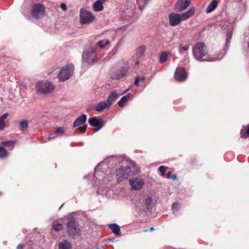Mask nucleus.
Instances as JSON below:
<instances>
[{"label": "nucleus", "mask_w": 249, "mask_h": 249, "mask_svg": "<svg viewBox=\"0 0 249 249\" xmlns=\"http://www.w3.org/2000/svg\"><path fill=\"white\" fill-rule=\"evenodd\" d=\"M169 22L171 26H176L179 24L182 20L180 15L176 13H172L169 15Z\"/></svg>", "instance_id": "9b49d317"}, {"label": "nucleus", "mask_w": 249, "mask_h": 249, "mask_svg": "<svg viewBox=\"0 0 249 249\" xmlns=\"http://www.w3.org/2000/svg\"><path fill=\"white\" fill-rule=\"evenodd\" d=\"M137 78L139 79L140 82H144L145 80V78L144 77H136Z\"/></svg>", "instance_id": "37998d69"}, {"label": "nucleus", "mask_w": 249, "mask_h": 249, "mask_svg": "<svg viewBox=\"0 0 249 249\" xmlns=\"http://www.w3.org/2000/svg\"><path fill=\"white\" fill-rule=\"evenodd\" d=\"M1 144L5 146H13L14 143L11 141L3 142H1Z\"/></svg>", "instance_id": "4c0bfd02"}, {"label": "nucleus", "mask_w": 249, "mask_h": 249, "mask_svg": "<svg viewBox=\"0 0 249 249\" xmlns=\"http://www.w3.org/2000/svg\"><path fill=\"white\" fill-rule=\"evenodd\" d=\"M96 50V48H92L90 51L85 52L82 54V59L83 61L87 63L93 65V64L96 62L95 59L94 53Z\"/></svg>", "instance_id": "6e6552de"}, {"label": "nucleus", "mask_w": 249, "mask_h": 249, "mask_svg": "<svg viewBox=\"0 0 249 249\" xmlns=\"http://www.w3.org/2000/svg\"><path fill=\"white\" fill-rule=\"evenodd\" d=\"M170 52H161L160 53L159 62L160 63H163L166 62L168 59L169 55H171Z\"/></svg>", "instance_id": "4be33fe9"}, {"label": "nucleus", "mask_w": 249, "mask_h": 249, "mask_svg": "<svg viewBox=\"0 0 249 249\" xmlns=\"http://www.w3.org/2000/svg\"><path fill=\"white\" fill-rule=\"evenodd\" d=\"M187 77V73L184 68L179 67L176 69L175 78L178 82L185 81Z\"/></svg>", "instance_id": "9d476101"}, {"label": "nucleus", "mask_w": 249, "mask_h": 249, "mask_svg": "<svg viewBox=\"0 0 249 249\" xmlns=\"http://www.w3.org/2000/svg\"><path fill=\"white\" fill-rule=\"evenodd\" d=\"M208 52V48L205 43L199 41L196 43L193 48V54L194 58L199 61H215L221 59L225 55V52L223 50L221 53H220L216 56L212 57L211 56L208 55L205 58L203 57L207 54Z\"/></svg>", "instance_id": "f257e3e1"}, {"label": "nucleus", "mask_w": 249, "mask_h": 249, "mask_svg": "<svg viewBox=\"0 0 249 249\" xmlns=\"http://www.w3.org/2000/svg\"><path fill=\"white\" fill-rule=\"evenodd\" d=\"M195 14V8L194 7L191 8L189 11L186 12L182 13L180 15L182 21L186 20L193 16Z\"/></svg>", "instance_id": "6ab92c4d"}, {"label": "nucleus", "mask_w": 249, "mask_h": 249, "mask_svg": "<svg viewBox=\"0 0 249 249\" xmlns=\"http://www.w3.org/2000/svg\"><path fill=\"white\" fill-rule=\"evenodd\" d=\"M23 244H20L17 246L18 249H23Z\"/></svg>", "instance_id": "c03bdc74"}, {"label": "nucleus", "mask_w": 249, "mask_h": 249, "mask_svg": "<svg viewBox=\"0 0 249 249\" xmlns=\"http://www.w3.org/2000/svg\"><path fill=\"white\" fill-rule=\"evenodd\" d=\"M247 130L245 132L244 130L240 131V136L242 138H247L249 137V124L247 126Z\"/></svg>", "instance_id": "7c9ffc66"}, {"label": "nucleus", "mask_w": 249, "mask_h": 249, "mask_svg": "<svg viewBox=\"0 0 249 249\" xmlns=\"http://www.w3.org/2000/svg\"><path fill=\"white\" fill-rule=\"evenodd\" d=\"M73 71V65L71 63H69L61 69L57 75V77L60 81H65L71 76Z\"/></svg>", "instance_id": "20e7f679"}, {"label": "nucleus", "mask_w": 249, "mask_h": 249, "mask_svg": "<svg viewBox=\"0 0 249 249\" xmlns=\"http://www.w3.org/2000/svg\"><path fill=\"white\" fill-rule=\"evenodd\" d=\"M87 129V125H83L77 128V130L81 133H85Z\"/></svg>", "instance_id": "e433bc0d"}, {"label": "nucleus", "mask_w": 249, "mask_h": 249, "mask_svg": "<svg viewBox=\"0 0 249 249\" xmlns=\"http://www.w3.org/2000/svg\"><path fill=\"white\" fill-rule=\"evenodd\" d=\"M217 4L218 2L216 0H213L207 7V13H209L212 12L217 7Z\"/></svg>", "instance_id": "b1692460"}, {"label": "nucleus", "mask_w": 249, "mask_h": 249, "mask_svg": "<svg viewBox=\"0 0 249 249\" xmlns=\"http://www.w3.org/2000/svg\"><path fill=\"white\" fill-rule=\"evenodd\" d=\"M8 153L3 147L0 146V159L5 158L7 157Z\"/></svg>", "instance_id": "2f4dec72"}, {"label": "nucleus", "mask_w": 249, "mask_h": 249, "mask_svg": "<svg viewBox=\"0 0 249 249\" xmlns=\"http://www.w3.org/2000/svg\"><path fill=\"white\" fill-rule=\"evenodd\" d=\"M129 163H130L131 165H132V166H135L136 165V164L134 163V161H132V160H131V161H130V162H129Z\"/></svg>", "instance_id": "8fccbe9b"}, {"label": "nucleus", "mask_w": 249, "mask_h": 249, "mask_svg": "<svg viewBox=\"0 0 249 249\" xmlns=\"http://www.w3.org/2000/svg\"><path fill=\"white\" fill-rule=\"evenodd\" d=\"M28 125V123L27 120L21 121L19 123V128L22 131H25L27 129Z\"/></svg>", "instance_id": "c85d7f7f"}, {"label": "nucleus", "mask_w": 249, "mask_h": 249, "mask_svg": "<svg viewBox=\"0 0 249 249\" xmlns=\"http://www.w3.org/2000/svg\"><path fill=\"white\" fill-rule=\"evenodd\" d=\"M139 61H137V62H136V65H139Z\"/></svg>", "instance_id": "864d4df0"}, {"label": "nucleus", "mask_w": 249, "mask_h": 249, "mask_svg": "<svg viewBox=\"0 0 249 249\" xmlns=\"http://www.w3.org/2000/svg\"><path fill=\"white\" fill-rule=\"evenodd\" d=\"M129 184L134 190H140L143 184V180L141 178H136L129 180Z\"/></svg>", "instance_id": "4468645a"}, {"label": "nucleus", "mask_w": 249, "mask_h": 249, "mask_svg": "<svg viewBox=\"0 0 249 249\" xmlns=\"http://www.w3.org/2000/svg\"><path fill=\"white\" fill-rule=\"evenodd\" d=\"M227 41L228 42L231 38V34L229 32L228 34H227Z\"/></svg>", "instance_id": "79ce46f5"}, {"label": "nucleus", "mask_w": 249, "mask_h": 249, "mask_svg": "<svg viewBox=\"0 0 249 249\" xmlns=\"http://www.w3.org/2000/svg\"><path fill=\"white\" fill-rule=\"evenodd\" d=\"M139 82H140L139 79H138L137 77H136L135 80V82H134V85L137 86H138V87H139L140 86Z\"/></svg>", "instance_id": "a19ab883"}, {"label": "nucleus", "mask_w": 249, "mask_h": 249, "mask_svg": "<svg viewBox=\"0 0 249 249\" xmlns=\"http://www.w3.org/2000/svg\"><path fill=\"white\" fill-rule=\"evenodd\" d=\"M66 227L68 235L71 239H76L82 234L81 227L77 220L73 217H70L68 219Z\"/></svg>", "instance_id": "f03ea898"}, {"label": "nucleus", "mask_w": 249, "mask_h": 249, "mask_svg": "<svg viewBox=\"0 0 249 249\" xmlns=\"http://www.w3.org/2000/svg\"><path fill=\"white\" fill-rule=\"evenodd\" d=\"M87 120V116L85 114H82L80 116L78 117L74 121L73 124V127L78 126L83 124H84Z\"/></svg>", "instance_id": "f3484780"}, {"label": "nucleus", "mask_w": 249, "mask_h": 249, "mask_svg": "<svg viewBox=\"0 0 249 249\" xmlns=\"http://www.w3.org/2000/svg\"><path fill=\"white\" fill-rule=\"evenodd\" d=\"M131 169L128 166H121L116 171V178L117 181H122L124 179H126L130 176Z\"/></svg>", "instance_id": "423d86ee"}, {"label": "nucleus", "mask_w": 249, "mask_h": 249, "mask_svg": "<svg viewBox=\"0 0 249 249\" xmlns=\"http://www.w3.org/2000/svg\"><path fill=\"white\" fill-rule=\"evenodd\" d=\"M102 2H105L106 0H101Z\"/></svg>", "instance_id": "6e6d98bb"}, {"label": "nucleus", "mask_w": 249, "mask_h": 249, "mask_svg": "<svg viewBox=\"0 0 249 249\" xmlns=\"http://www.w3.org/2000/svg\"><path fill=\"white\" fill-rule=\"evenodd\" d=\"M196 159H193L191 160V163L192 164H195L196 163Z\"/></svg>", "instance_id": "de8ad7c7"}, {"label": "nucleus", "mask_w": 249, "mask_h": 249, "mask_svg": "<svg viewBox=\"0 0 249 249\" xmlns=\"http://www.w3.org/2000/svg\"><path fill=\"white\" fill-rule=\"evenodd\" d=\"M109 43L110 42L108 39H104L99 41L98 42V44L101 48L103 49L106 46L108 45Z\"/></svg>", "instance_id": "c756f323"}, {"label": "nucleus", "mask_w": 249, "mask_h": 249, "mask_svg": "<svg viewBox=\"0 0 249 249\" xmlns=\"http://www.w3.org/2000/svg\"><path fill=\"white\" fill-rule=\"evenodd\" d=\"M144 0V4L143 6L141 5V2L139 1V0H137V3L139 5V8L140 9L141 11H142L146 6L147 2H148L150 0Z\"/></svg>", "instance_id": "f704fd0d"}, {"label": "nucleus", "mask_w": 249, "mask_h": 249, "mask_svg": "<svg viewBox=\"0 0 249 249\" xmlns=\"http://www.w3.org/2000/svg\"><path fill=\"white\" fill-rule=\"evenodd\" d=\"M36 92L39 94H48L54 89V86L52 83L48 81H39L36 87Z\"/></svg>", "instance_id": "7ed1b4c3"}, {"label": "nucleus", "mask_w": 249, "mask_h": 249, "mask_svg": "<svg viewBox=\"0 0 249 249\" xmlns=\"http://www.w3.org/2000/svg\"><path fill=\"white\" fill-rule=\"evenodd\" d=\"M172 179L173 180H177V177L176 175L175 174H173L172 176Z\"/></svg>", "instance_id": "49530a36"}, {"label": "nucleus", "mask_w": 249, "mask_h": 249, "mask_svg": "<svg viewBox=\"0 0 249 249\" xmlns=\"http://www.w3.org/2000/svg\"><path fill=\"white\" fill-rule=\"evenodd\" d=\"M190 45L189 44H185L183 45V44H180L178 47V52L180 54H183L185 52L188 50Z\"/></svg>", "instance_id": "bb28decb"}, {"label": "nucleus", "mask_w": 249, "mask_h": 249, "mask_svg": "<svg viewBox=\"0 0 249 249\" xmlns=\"http://www.w3.org/2000/svg\"><path fill=\"white\" fill-rule=\"evenodd\" d=\"M106 108L109 109L110 107L108 106L107 103L105 101H102L99 103L95 107V110L98 112L103 111Z\"/></svg>", "instance_id": "a211bd4d"}, {"label": "nucleus", "mask_w": 249, "mask_h": 249, "mask_svg": "<svg viewBox=\"0 0 249 249\" xmlns=\"http://www.w3.org/2000/svg\"><path fill=\"white\" fill-rule=\"evenodd\" d=\"M108 228L112 231L115 235H119L120 233V228L117 224H112L108 225Z\"/></svg>", "instance_id": "5701e85b"}, {"label": "nucleus", "mask_w": 249, "mask_h": 249, "mask_svg": "<svg viewBox=\"0 0 249 249\" xmlns=\"http://www.w3.org/2000/svg\"><path fill=\"white\" fill-rule=\"evenodd\" d=\"M133 97V95L131 93H128L127 94L123 96L121 99L118 102V105L120 107H123L124 105L131 100Z\"/></svg>", "instance_id": "dca6fc26"}, {"label": "nucleus", "mask_w": 249, "mask_h": 249, "mask_svg": "<svg viewBox=\"0 0 249 249\" xmlns=\"http://www.w3.org/2000/svg\"><path fill=\"white\" fill-rule=\"evenodd\" d=\"M63 205V204H62V205H61L60 207L59 208V210L61 208V207H62V206Z\"/></svg>", "instance_id": "5fc2aeb1"}, {"label": "nucleus", "mask_w": 249, "mask_h": 249, "mask_svg": "<svg viewBox=\"0 0 249 249\" xmlns=\"http://www.w3.org/2000/svg\"><path fill=\"white\" fill-rule=\"evenodd\" d=\"M32 17L36 19L42 18L45 14V7L43 4L37 3L34 4L31 9Z\"/></svg>", "instance_id": "39448f33"}, {"label": "nucleus", "mask_w": 249, "mask_h": 249, "mask_svg": "<svg viewBox=\"0 0 249 249\" xmlns=\"http://www.w3.org/2000/svg\"><path fill=\"white\" fill-rule=\"evenodd\" d=\"M62 225L57 221H54L52 225V228L56 231H60L62 229Z\"/></svg>", "instance_id": "cd10ccee"}, {"label": "nucleus", "mask_w": 249, "mask_h": 249, "mask_svg": "<svg viewBox=\"0 0 249 249\" xmlns=\"http://www.w3.org/2000/svg\"><path fill=\"white\" fill-rule=\"evenodd\" d=\"M168 169L166 166H160L159 167V171L161 173V176L164 177L165 175V171Z\"/></svg>", "instance_id": "c9c22d12"}, {"label": "nucleus", "mask_w": 249, "mask_h": 249, "mask_svg": "<svg viewBox=\"0 0 249 249\" xmlns=\"http://www.w3.org/2000/svg\"><path fill=\"white\" fill-rule=\"evenodd\" d=\"M94 20L92 14L87 10L82 8L80 12V21L82 24L91 23Z\"/></svg>", "instance_id": "0eeeda50"}, {"label": "nucleus", "mask_w": 249, "mask_h": 249, "mask_svg": "<svg viewBox=\"0 0 249 249\" xmlns=\"http://www.w3.org/2000/svg\"><path fill=\"white\" fill-rule=\"evenodd\" d=\"M58 246L59 249H71L72 247L71 244L67 240L59 242Z\"/></svg>", "instance_id": "aec40b11"}, {"label": "nucleus", "mask_w": 249, "mask_h": 249, "mask_svg": "<svg viewBox=\"0 0 249 249\" xmlns=\"http://www.w3.org/2000/svg\"><path fill=\"white\" fill-rule=\"evenodd\" d=\"M65 132V130L63 127H57L55 131V134L56 135H63L64 134Z\"/></svg>", "instance_id": "72a5a7b5"}, {"label": "nucleus", "mask_w": 249, "mask_h": 249, "mask_svg": "<svg viewBox=\"0 0 249 249\" xmlns=\"http://www.w3.org/2000/svg\"><path fill=\"white\" fill-rule=\"evenodd\" d=\"M9 116V114L7 113L2 114L0 117V128L3 129L5 127V120Z\"/></svg>", "instance_id": "a878e982"}, {"label": "nucleus", "mask_w": 249, "mask_h": 249, "mask_svg": "<svg viewBox=\"0 0 249 249\" xmlns=\"http://www.w3.org/2000/svg\"><path fill=\"white\" fill-rule=\"evenodd\" d=\"M130 89V88H128V89H126L124 91L122 92L121 94L122 95L125 94Z\"/></svg>", "instance_id": "09e8293b"}, {"label": "nucleus", "mask_w": 249, "mask_h": 249, "mask_svg": "<svg viewBox=\"0 0 249 249\" xmlns=\"http://www.w3.org/2000/svg\"><path fill=\"white\" fill-rule=\"evenodd\" d=\"M89 123L91 126L95 127L96 131H98L103 127V121L101 118L97 117L90 118L88 120Z\"/></svg>", "instance_id": "f8f14e48"}, {"label": "nucleus", "mask_w": 249, "mask_h": 249, "mask_svg": "<svg viewBox=\"0 0 249 249\" xmlns=\"http://www.w3.org/2000/svg\"><path fill=\"white\" fill-rule=\"evenodd\" d=\"M60 7L64 11H65L67 10V6H66V4H65L64 3H62L60 4Z\"/></svg>", "instance_id": "ea45409f"}, {"label": "nucleus", "mask_w": 249, "mask_h": 249, "mask_svg": "<svg viewBox=\"0 0 249 249\" xmlns=\"http://www.w3.org/2000/svg\"><path fill=\"white\" fill-rule=\"evenodd\" d=\"M152 202V198L151 197H147L145 199V205H146L147 209H149L151 208Z\"/></svg>", "instance_id": "473e14b6"}, {"label": "nucleus", "mask_w": 249, "mask_h": 249, "mask_svg": "<svg viewBox=\"0 0 249 249\" xmlns=\"http://www.w3.org/2000/svg\"><path fill=\"white\" fill-rule=\"evenodd\" d=\"M129 69V67L127 65L125 67H121L116 72L111 75V78L113 80H118L124 76L127 73Z\"/></svg>", "instance_id": "ddd939ff"}, {"label": "nucleus", "mask_w": 249, "mask_h": 249, "mask_svg": "<svg viewBox=\"0 0 249 249\" xmlns=\"http://www.w3.org/2000/svg\"><path fill=\"white\" fill-rule=\"evenodd\" d=\"M119 95L120 94L117 90H114L110 92L107 97L106 102L108 106L110 107L111 106L113 103L115 102L116 100L119 97Z\"/></svg>", "instance_id": "2eb2a0df"}, {"label": "nucleus", "mask_w": 249, "mask_h": 249, "mask_svg": "<svg viewBox=\"0 0 249 249\" xmlns=\"http://www.w3.org/2000/svg\"><path fill=\"white\" fill-rule=\"evenodd\" d=\"M146 49V46L144 45H142L139 47L136 50V54L137 55L141 57L143 56L145 53V51Z\"/></svg>", "instance_id": "393cba45"}, {"label": "nucleus", "mask_w": 249, "mask_h": 249, "mask_svg": "<svg viewBox=\"0 0 249 249\" xmlns=\"http://www.w3.org/2000/svg\"><path fill=\"white\" fill-rule=\"evenodd\" d=\"M54 138V136H49L48 138V139L49 141H50L51 140L53 139Z\"/></svg>", "instance_id": "3c124183"}, {"label": "nucleus", "mask_w": 249, "mask_h": 249, "mask_svg": "<svg viewBox=\"0 0 249 249\" xmlns=\"http://www.w3.org/2000/svg\"><path fill=\"white\" fill-rule=\"evenodd\" d=\"M179 204L178 202H174L173 203L172 208L173 209L177 210L178 208Z\"/></svg>", "instance_id": "58836bf2"}, {"label": "nucleus", "mask_w": 249, "mask_h": 249, "mask_svg": "<svg viewBox=\"0 0 249 249\" xmlns=\"http://www.w3.org/2000/svg\"><path fill=\"white\" fill-rule=\"evenodd\" d=\"M190 2L191 0H178L174 5V10L176 12H181L189 6Z\"/></svg>", "instance_id": "1a4fd4ad"}, {"label": "nucleus", "mask_w": 249, "mask_h": 249, "mask_svg": "<svg viewBox=\"0 0 249 249\" xmlns=\"http://www.w3.org/2000/svg\"><path fill=\"white\" fill-rule=\"evenodd\" d=\"M93 8L95 12H100L103 10V2L101 0H97L94 2Z\"/></svg>", "instance_id": "412c9836"}, {"label": "nucleus", "mask_w": 249, "mask_h": 249, "mask_svg": "<svg viewBox=\"0 0 249 249\" xmlns=\"http://www.w3.org/2000/svg\"><path fill=\"white\" fill-rule=\"evenodd\" d=\"M166 177L167 178H170L171 177V172H169L167 174H166Z\"/></svg>", "instance_id": "a18cd8bd"}, {"label": "nucleus", "mask_w": 249, "mask_h": 249, "mask_svg": "<svg viewBox=\"0 0 249 249\" xmlns=\"http://www.w3.org/2000/svg\"><path fill=\"white\" fill-rule=\"evenodd\" d=\"M154 230V228L153 227H151L150 229H149V231H152Z\"/></svg>", "instance_id": "603ef678"}]
</instances>
